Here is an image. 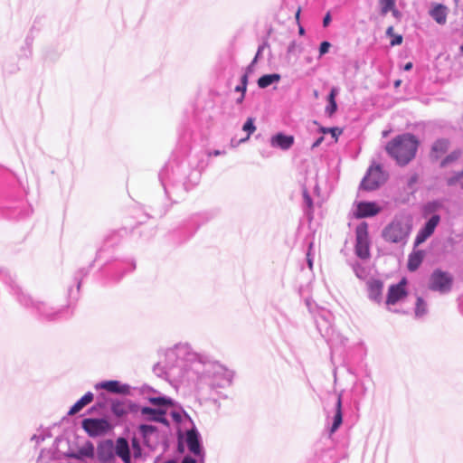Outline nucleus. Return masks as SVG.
Segmentation results:
<instances>
[{
	"label": "nucleus",
	"mask_w": 463,
	"mask_h": 463,
	"mask_svg": "<svg viewBox=\"0 0 463 463\" xmlns=\"http://www.w3.org/2000/svg\"><path fill=\"white\" fill-rule=\"evenodd\" d=\"M32 439L33 440H36L37 443H39L40 441H43V438L40 437V436H37V435H33L32 437Z\"/></svg>",
	"instance_id": "55"
},
{
	"label": "nucleus",
	"mask_w": 463,
	"mask_h": 463,
	"mask_svg": "<svg viewBox=\"0 0 463 463\" xmlns=\"http://www.w3.org/2000/svg\"><path fill=\"white\" fill-rule=\"evenodd\" d=\"M199 219H200L199 215H193L192 217H190V219L185 223V227L187 229L191 228L190 236H192L196 232V230L199 228V226H200Z\"/></svg>",
	"instance_id": "33"
},
{
	"label": "nucleus",
	"mask_w": 463,
	"mask_h": 463,
	"mask_svg": "<svg viewBox=\"0 0 463 463\" xmlns=\"http://www.w3.org/2000/svg\"><path fill=\"white\" fill-rule=\"evenodd\" d=\"M402 43V35H396L392 40L391 44L392 46H394V45H400Z\"/></svg>",
	"instance_id": "48"
},
{
	"label": "nucleus",
	"mask_w": 463,
	"mask_h": 463,
	"mask_svg": "<svg viewBox=\"0 0 463 463\" xmlns=\"http://www.w3.org/2000/svg\"><path fill=\"white\" fill-rule=\"evenodd\" d=\"M355 254L362 260L370 257V240L368 234V224L364 222L357 225L355 229Z\"/></svg>",
	"instance_id": "8"
},
{
	"label": "nucleus",
	"mask_w": 463,
	"mask_h": 463,
	"mask_svg": "<svg viewBox=\"0 0 463 463\" xmlns=\"http://www.w3.org/2000/svg\"><path fill=\"white\" fill-rule=\"evenodd\" d=\"M453 278L446 271L435 269L430 278L429 288L440 294L449 293L452 288Z\"/></svg>",
	"instance_id": "9"
},
{
	"label": "nucleus",
	"mask_w": 463,
	"mask_h": 463,
	"mask_svg": "<svg viewBox=\"0 0 463 463\" xmlns=\"http://www.w3.org/2000/svg\"><path fill=\"white\" fill-rule=\"evenodd\" d=\"M96 389H104L112 393L127 394L129 392L128 384H121L118 381H104L95 385Z\"/></svg>",
	"instance_id": "17"
},
{
	"label": "nucleus",
	"mask_w": 463,
	"mask_h": 463,
	"mask_svg": "<svg viewBox=\"0 0 463 463\" xmlns=\"http://www.w3.org/2000/svg\"><path fill=\"white\" fill-rule=\"evenodd\" d=\"M147 399L153 405H156L158 408L142 407L140 410L142 417L146 420L159 422L165 426H169L167 413L168 410L174 406L173 400L165 396H150Z\"/></svg>",
	"instance_id": "7"
},
{
	"label": "nucleus",
	"mask_w": 463,
	"mask_h": 463,
	"mask_svg": "<svg viewBox=\"0 0 463 463\" xmlns=\"http://www.w3.org/2000/svg\"><path fill=\"white\" fill-rule=\"evenodd\" d=\"M235 91H237V92H241V93H242L241 84V85H238V86L235 88Z\"/></svg>",
	"instance_id": "62"
},
{
	"label": "nucleus",
	"mask_w": 463,
	"mask_h": 463,
	"mask_svg": "<svg viewBox=\"0 0 463 463\" xmlns=\"http://www.w3.org/2000/svg\"><path fill=\"white\" fill-rule=\"evenodd\" d=\"M462 155V151L460 149H455L450 152L443 160L440 162V166L445 167L448 165L457 161Z\"/></svg>",
	"instance_id": "27"
},
{
	"label": "nucleus",
	"mask_w": 463,
	"mask_h": 463,
	"mask_svg": "<svg viewBox=\"0 0 463 463\" xmlns=\"http://www.w3.org/2000/svg\"><path fill=\"white\" fill-rule=\"evenodd\" d=\"M165 463H177L175 459H168Z\"/></svg>",
	"instance_id": "63"
},
{
	"label": "nucleus",
	"mask_w": 463,
	"mask_h": 463,
	"mask_svg": "<svg viewBox=\"0 0 463 463\" xmlns=\"http://www.w3.org/2000/svg\"><path fill=\"white\" fill-rule=\"evenodd\" d=\"M299 16H300V9H298L296 13V20H297V23L298 24H299Z\"/></svg>",
	"instance_id": "58"
},
{
	"label": "nucleus",
	"mask_w": 463,
	"mask_h": 463,
	"mask_svg": "<svg viewBox=\"0 0 463 463\" xmlns=\"http://www.w3.org/2000/svg\"><path fill=\"white\" fill-rule=\"evenodd\" d=\"M307 263H308L309 268L311 269L312 268V260L309 258V253H307Z\"/></svg>",
	"instance_id": "60"
},
{
	"label": "nucleus",
	"mask_w": 463,
	"mask_h": 463,
	"mask_svg": "<svg viewBox=\"0 0 463 463\" xmlns=\"http://www.w3.org/2000/svg\"><path fill=\"white\" fill-rule=\"evenodd\" d=\"M305 33H306V31H305L304 27L299 24H298V33H299V35H304Z\"/></svg>",
	"instance_id": "56"
},
{
	"label": "nucleus",
	"mask_w": 463,
	"mask_h": 463,
	"mask_svg": "<svg viewBox=\"0 0 463 463\" xmlns=\"http://www.w3.org/2000/svg\"><path fill=\"white\" fill-rule=\"evenodd\" d=\"M381 5V14L385 15L395 7V0H379Z\"/></svg>",
	"instance_id": "35"
},
{
	"label": "nucleus",
	"mask_w": 463,
	"mask_h": 463,
	"mask_svg": "<svg viewBox=\"0 0 463 463\" xmlns=\"http://www.w3.org/2000/svg\"><path fill=\"white\" fill-rule=\"evenodd\" d=\"M441 207V203L439 201L429 202L423 207V214L428 215L439 211Z\"/></svg>",
	"instance_id": "32"
},
{
	"label": "nucleus",
	"mask_w": 463,
	"mask_h": 463,
	"mask_svg": "<svg viewBox=\"0 0 463 463\" xmlns=\"http://www.w3.org/2000/svg\"><path fill=\"white\" fill-rule=\"evenodd\" d=\"M304 199H305V202L307 203V204L308 206H311L312 205V200H311V197L307 194V192H304Z\"/></svg>",
	"instance_id": "52"
},
{
	"label": "nucleus",
	"mask_w": 463,
	"mask_h": 463,
	"mask_svg": "<svg viewBox=\"0 0 463 463\" xmlns=\"http://www.w3.org/2000/svg\"><path fill=\"white\" fill-rule=\"evenodd\" d=\"M182 463H197V460L191 456H185L183 458Z\"/></svg>",
	"instance_id": "51"
},
{
	"label": "nucleus",
	"mask_w": 463,
	"mask_h": 463,
	"mask_svg": "<svg viewBox=\"0 0 463 463\" xmlns=\"http://www.w3.org/2000/svg\"><path fill=\"white\" fill-rule=\"evenodd\" d=\"M412 228L411 221L403 215H397L384 227L382 237L384 241L396 244H406Z\"/></svg>",
	"instance_id": "6"
},
{
	"label": "nucleus",
	"mask_w": 463,
	"mask_h": 463,
	"mask_svg": "<svg viewBox=\"0 0 463 463\" xmlns=\"http://www.w3.org/2000/svg\"><path fill=\"white\" fill-rule=\"evenodd\" d=\"M324 140V137H318L312 145V148H315V147H317L318 146H320V144L323 142Z\"/></svg>",
	"instance_id": "53"
},
{
	"label": "nucleus",
	"mask_w": 463,
	"mask_h": 463,
	"mask_svg": "<svg viewBox=\"0 0 463 463\" xmlns=\"http://www.w3.org/2000/svg\"><path fill=\"white\" fill-rule=\"evenodd\" d=\"M331 47V43L327 41H324L319 46V58L326 54Z\"/></svg>",
	"instance_id": "39"
},
{
	"label": "nucleus",
	"mask_w": 463,
	"mask_h": 463,
	"mask_svg": "<svg viewBox=\"0 0 463 463\" xmlns=\"http://www.w3.org/2000/svg\"><path fill=\"white\" fill-rule=\"evenodd\" d=\"M339 90L336 87H333L327 98L328 103L336 102L335 97L338 95Z\"/></svg>",
	"instance_id": "41"
},
{
	"label": "nucleus",
	"mask_w": 463,
	"mask_h": 463,
	"mask_svg": "<svg viewBox=\"0 0 463 463\" xmlns=\"http://www.w3.org/2000/svg\"><path fill=\"white\" fill-rule=\"evenodd\" d=\"M185 442L191 453L199 458V461H204L205 452L202 446V439L199 431L194 426L185 432Z\"/></svg>",
	"instance_id": "11"
},
{
	"label": "nucleus",
	"mask_w": 463,
	"mask_h": 463,
	"mask_svg": "<svg viewBox=\"0 0 463 463\" xmlns=\"http://www.w3.org/2000/svg\"><path fill=\"white\" fill-rule=\"evenodd\" d=\"M8 281L14 282L13 275L6 270H0V283H3L5 285Z\"/></svg>",
	"instance_id": "37"
},
{
	"label": "nucleus",
	"mask_w": 463,
	"mask_h": 463,
	"mask_svg": "<svg viewBox=\"0 0 463 463\" xmlns=\"http://www.w3.org/2000/svg\"><path fill=\"white\" fill-rule=\"evenodd\" d=\"M328 131L329 133L332 134L334 137H335V139H337V136L341 133V131L337 128H328Z\"/></svg>",
	"instance_id": "50"
},
{
	"label": "nucleus",
	"mask_w": 463,
	"mask_h": 463,
	"mask_svg": "<svg viewBox=\"0 0 463 463\" xmlns=\"http://www.w3.org/2000/svg\"><path fill=\"white\" fill-rule=\"evenodd\" d=\"M225 153H226L225 150L215 149L213 151H208L207 156H218L225 155Z\"/></svg>",
	"instance_id": "44"
},
{
	"label": "nucleus",
	"mask_w": 463,
	"mask_h": 463,
	"mask_svg": "<svg viewBox=\"0 0 463 463\" xmlns=\"http://www.w3.org/2000/svg\"><path fill=\"white\" fill-rule=\"evenodd\" d=\"M242 129L248 133L247 137L241 140V142H244L249 139L250 136L256 130V127L254 125V120L251 118H249L244 123Z\"/></svg>",
	"instance_id": "34"
},
{
	"label": "nucleus",
	"mask_w": 463,
	"mask_h": 463,
	"mask_svg": "<svg viewBox=\"0 0 463 463\" xmlns=\"http://www.w3.org/2000/svg\"><path fill=\"white\" fill-rule=\"evenodd\" d=\"M445 182L449 187H458L463 190V169L448 174Z\"/></svg>",
	"instance_id": "22"
},
{
	"label": "nucleus",
	"mask_w": 463,
	"mask_h": 463,
	"mask_svg": "<svg viewBox=\"0 0 463 463\" xmlns=\"http://www.w3.org/2000/svg\"><path fill=\"white\" fill-rule=\"evenodd\" d=\"M352 269L355 276L360 279H364L368 275L367 269L358 261L352 264Z\"/></svg>",
	"instance_id": "31"
},
{
	"label": "nucleus",
	"mask_w": 463,
	"mask_h": 463,
	"mask_svg": "<svg viewBox=\"0 0 463 463\" xmlns=\"http://www.w3.org/2000/svg\"><path fill=\"white\" fill-rule=\"evenodd\" d=\"M381 208L374 202H359L356 203V209L354 215L357 219L373 217L378 214Z\"/></svg>",
	"instance_id": "14"
},
{
	"label": "nucleus",
	"mask_w": 463,
	"mask_h": 463,
	"mask_svg": "<svg viewBox=\"0 0 463 463\" xmlns=\"http://www.w3.org/2000/svg\"><path fill=\"white\" fill-rule=\"evenodd\" d=\"M247 83H248V76H247V74H244L241 77V89H242L243 93L246 92Z\"/></svg>",
	"instance_id": "47"
},
{
	"label": "nucleus",
	"mask_w": 463,
	"mask_h": 463,
	"mask_svg": "<svg viewBox=\"0 0 463 463\" xmlns=\"http://www.w3.org/2000/svg\"><path fill=\"white\" fill-rule=\"evenodd\" d=\"M343 422V412H342V400L341 394L337 396V400L335 407V414L333 416V422L330 428V432H335Z\"/></svg>",
	"instance_id": "21"
},
{
	"label": "nucleus",
	"mask_w": 463,
	"mask_h": 463,
	"mask_svg": "<svg viewBox=\"0 0 463 463\" xmlns=\"http://www.w3.org/2000/svg\"><path fill=\"white\" fill-rule=\"evenodd\" d=\"M428 312L427 304L423 300L422 298H418L416 301V307H415V316L417 317H421L425 316Z\"/></svg>",
	"instance_id": "29"
},
{
	"label": "nucleus",
	"mask_w": 463,
	"mask_h": 463,
	"mask_svg": "<svg viewBox=\"0 0 463 463\" xmlns=\"http://www.w3.org/2000/svg\"><path fill=\"white\" fill-rule=\"evenodd\" d=\"M314 320L321 336L334 348L337 345H345L347 338L334 329V316L326 308H318L314 314Z\"/></svg>",
	"instance_id": "5"
},
{
	"label": "nucleus",
	"mask_w": 463,
	"mask_h": 463,
	"mask_svg": "<svg viewBox=\"0 0 463 463\" xmlns=\"http://www.w3.org/2000/svg\"><path fill=\"white\" fill-rule=\"evenodd\" d=\"M294 137L284 133H277L270 138V146L272 147L288 150L294 144Z\"/></svg>",
	"instance_id": "16"
},
{
	"label": "nucleus",
	"mask_w": 463,
	"mask_h": 463,
	"mask_svg": "<svg viewBox=\"0 0 463 463\" xmlns=\"http://www.w3.org/2000/svg\"><path fill=\"white\" fill-rule=\"evenodd\" d=\"M111 411L115 415L118 417L125 415L128 411L125 403L119 401H114L112 402Z\"/></svg>",
	"instance_id": "28"
},
{
	"label": "nucleus",
	"mask_w": 463,
	"mask_h": 463,
	"mask_svg": "<svg viewBox=\"0 0 463 463\" xmlns=\"http://www.w3.org/2000/svg\"><path fill=\"white\" fill-rule=\"evenodd\" d=\"M244 94H245V93H243V92H242V94L241 95V97L237 99V103H241V102H242V100H243V99H244Z\"/></svg>",
	"instance_id": "59"
},
{
	"label": "nucleus",
	"mask_w": 463,
	"mask_h": 463,
	"mask_svg": "<svg viewBox=\"0 0 463 463\" xmlns=\"http://www.w3.org/2000/svg\"><path fill=\"white\" fill-rule=\"evenodd\" d=\"M418 145V139L414 135L405 133L388 142L386 151L398 165H405L415 157Z\"/></svg>",
	"instance_id": "4"
},
{
	"label": "nucleus",
	"mask_w": 463,
	"mask_h": 463,
	"mask_svg": "<svg viewBox=\"0 0 463 463\" xmlns=\"http://www.w3.org/2000/svg\"><path fill=\"white\" fill-rule=\"evenodd\" d=\"M430 17L439 24H445L448 16V7L442 4H436L430 11Z\"/></svg>",
	"instance_id": "19"
},
{
	"label": "nucleus",
	"mask_w": 463,
	"mask_h": 463,
	"mask_svg": "<svg viewBox=\"0 0 463 463\" xmlns=\"http://www.w3.org/2000/svg\"><path fill=\"white\" fill-rule=\"evenodd\" d=\"M156 430L155 426L148 424H141L139 427V430L144 436L153 433Z\"/></svg>",
	"instance_id": "38"
},
{
	"label": "nucleus",
	"mask_w": 463,
	"mask_h": 463,
	"mask_svg": "<svg viewBox=\"0 0 463 463\" xmlns=\"http://www.w3.org/2000/svg\"><path fill=\"white\" fill-rule=\"evenodd\" d=\"M126 267V272H131L136 269V264L134 260H129L127 263L124 264Z\"/></svg>",
	"instance_id": "45"
},
{
	"label": "nucleus",
	"mask_w": 463,
	"mask_h": 463,
	"mask_svg": "<svg viewBox=\"0 0 463 463\" xmlns=\"http://www.w3.org/2000/svg\"><path fill=\"white\" fill-rule=\"evenodd\" d=\"M405 286V279H402L399 283L390 286L388 289L386 303L388 305H394L405 298L407 295Z\"/></svg>",
	"instance_id": "15"
},
{
	"label": "nucleus",
	"mask_w": 463,
	"mask_h": 463,
	"mask_svg": "<svg viewBox=\"0 0 463 463\" xmlns=\"http://www.w3.org/2000/svg\"><path fill=\"white\" fill-rule=\"evenodd\" d=\"M200 172L191 167L189 158L168 162L159 173V180L166 196H180L193 189L200 181Z\"/></svg>",
	"instance_id": "2"
},
{
	"label": "nucleus",
	"mask_w": 463,
	"mask_h": 463,
	"mask_svg": "<svg viewBox=\"0 0 463 463\" xmlns=\"http://www.w3.org/2000/svg\"><path fill=\"white\" fill-rule=\"evenodd\" d=\"M331 22V14L327 13L323 18V26L327 27Z\"/></svg>",
	"instance_id": "49"
},
{
	"label": "nucleus",
	"mask_w": 463,
	"mask_h": 463,
	"mask_svg": "<svg viewBox=\"0 0 463 463\" xmlns=\"http://www.w3.org/2000/svg\"><path fill=\"white\" fill-rule=\"evenodd\" d=\"M337 109V104L336 102H331V103H328L326 108V113L328 115V116H332Z\"/></svg>",
	"instance_id": "42"
},
{
	"label": "nucleus",
	"mask_w": 463,
	"mask_h": 463,
	"mask_svg": "<svg viewBox=\"0 0 463 463\" xmlns=\"http://www.w3.org/2000/svg\"><path fill=\"white\" fill-rule=\"evenodd\" d=\"M297 51H298V52H301V46H300V44H298L297 42L292 41L288 44L287 52H288V53H294Z\"/></svg>",
	"instance_id": "40"
},
{
	"label": "nucleus",
	"mask_w": 463,
	"mask_h": 463,
	"mask_svg": "<svg viewBox=\"0 0 463 463\" xmlns=\"http://www.w3.org/2000/svg\"><path fill=\"white\" fill-rule=\"evenodd\" d=\"M116 454L124 463H131V456L128 442L124 438H118L116 442Z\"/></svg>",
	"instance_id": "20"
},
{
	"label": "nucleus",
	"mask_w": 463,
	"mask_h": 463,
	"mask_svg": "<svg viewBox=\"0 0 463 463\" xmlns=\"http://www.w3.org/2000/svg\"><path fill=\"white\" fill-rule=\"evenodd\" d=\"M449 146V141L447 138H439L436 140L431 147V156L438 159L441 155L447 152Z\"/></svg>",
	"instance_id": "23"
},
{
	"label": "nucleus",
	"mask_w": 463,
	"mask_h": 463,
	"mask_svg": "<svg viewBox=\"0 0 463 463\" xmlns=\"http://www.w3.org/2000/svg\"><path fill=\"white\" fill-rule=\"evenodd\" d=\"M384 181V173L381 165H377L368 169L366 175L361 182V187L367 191H373L378 188Z\"/></svg>",
	"instance_id": "10"
},
{
	"label": "nucleus",
	"mask_w": 463,
	"mask_h": 463,
	"mask_svg": "<svg viewBox=\"0 0 463 463\" xmlns=\"http://www.w3.org/2000/svg\"><path fill=\"white\" fill-rule=\"evenodd\" d=\"M167 415L176 423L181 422L183 417H187L186 413L182 409H175L173 406L168 410Z\"/></svg>",
	"instance_id": "30"
},
{
	"label": "nucleus",
	"mask_w": 463,
	"mask_h": 463,
	"mask_svg": "<svg viewBox=\"0 0 463 463\" xmlns=\"http://www.w3.org/2000/svg\"><path fill=\"white\" fill-rule=\"evenodd\" d=\"M166 358L184 371V378L192 381L197 395L216 402L221 390L232 385L233 372L210 356L195 353L187 343H179L166 351Z\"/></svg>",
	"instance_id": "1"
},
{
	"label": "nucleus",
	"mask_w": 463,
	"mask_h": 463,
	"mask_svg": "<svg viewBox=\"0 0 463 463\" xmlns=\"http://www.w3.org/2000/svg\"><path fill=\"white\" fill-rule=\"evenodd\" d=\"M386 34L388 36H392L393 35V27L392 26H390V27L387 28Z\"/></svg>",
	"instance_id": "54"
},
{
	"label": "nucleus",
	"mask_w": 463,
	"mask_h": 463,
	"mask_svg": "<svg viewBox=\"0 0 463 463\" xmlns=\"http://www.w3.org/2000/svg\"><path fill=\"white\" fill-rule=\"evenodd\" d=\"M266 46H267V43H262L261 45H260V46H259L258 51H257V52H256V55H255L254 59H253V61H252L250 62V64L249 65L248 70H251V69H252V67L254 66V64L257 62V61H258V60L260 59V57L261 56V53H262V52L264 51V49L266 48Z\"/></svg>",
	"instance_id": "36"
},
{
	"label": "nucleus",
	"mask_w": 463,
	"mask_h": 463,
	"mask_svg": "<svg viewBox=\"0 0 463 463\" xmlns=\"http://www.w3.org/2000/svg\"><path fill=\"white\" fill-rule=\"evenodd\" d=\"M14 282L8 281L5 285L9 288L10 293L16 298L21 306L28 309L33 315L44 321H55L66 318L71 316L70 307H55L50 303L43 300L33 299L25 294L18 285L14 276Z\"/></svg>",
	"instance_id": "3"
},
{
	"label": "nucleus",
	"mask_w": 463,
	"mask_h": 463,
	"mask_svg": "<svg viewBox=\"0 0 463 463\" xmlns=\"http://www.w3.org/2000/svg\"><path fill=\"white\" fill-rule=\"evenodd\" d=\"M440 222V216L439 214L432 215L425 225L418 232L415 241L414 246L417 247L423 243L429 237H430L436 227L439 225Z\"/></svg>",
	"instance_id": "13"
},
{
	"label": "nucleus",
	"mask_w": 463,
	"mask_h": 463,
	"mask_svg": "<svg viewBox=\"0 0 463 463\" xmlns=\"http://www.w3.org/2000/svg\"><path fill=\"white\" fill-rule=\"evenodd\" d=\"M411 68H412V63L411 62H408V63H406L404 65L403 69H404V71H410V70H411Z\"/></svg>",
	"instance_id": "57"
},
{
	"label": "nucleus",
	"mask_w": 463,
	"mask_h": 463,
	"mask_svg": "<svg viewBox=\"0 0 463 463\" xmlns=\"http://www.w3.org/2000/svg\"><path fill=\"white\" fill-rule=\"evenodd\" d=\"M81 426L90 437L101 436L107 433L110 429L109 422L105 419H84Z\"/></svg>",
	"instance_id": "12"
},
{
	"label": "nucleus",
	"mask_w": 463,
	"mask_h": 463,
	"mask_svg": "<svg viewBox=\"0 0 463 463\" xmlns=\"http://www.w3.org/2000/svg\"><path fill=\"white\" fill-rule=\"evenodd\" d=\"M94 395L92 392H88L85 393L74 405L70 409L69 415H74L80 412L86 405L93 401Z\"/></svg>",
	"instance_id": "24"
},
{
	"label": "nucleus",
	"mask_w": 463,
	"mask_h": 463,
	"mask_svg": "<svg viewBox=\"0 0 463 463\" xmlns=\"http://www.w3.org/2000/svg\"><path fill=\"white\" fill-rule=\"evenodd\" d=\"M391 11L392 12V14H393L394 16H398V14H399V11H398L397 9H395V7H394L392 10H391Z\"/></svg>",
	"instance_id": "61"
},
{
	"label": "nucleus",
	"mask_w": 463,
	"mask_h": 463,
	"mask_svg": "<svg viewBox=\"0 0 463 463\" xmlns=\"http://www.w3.org/2000/svg\"><path fill=\"white\" fill-rule=\"evenodd\" d=\"M368 297L371 300L380 303L382 301V294L383 283L380 279H369L366 283Z\"/></svg>",
	"instance_id": "18"
},
{
	"label": "nucleus",
	"mask_w": 463,
	"mask_h": 463,
	"mask_svg": "<svg viewBox=\"0 0 463 463\" xmlns=\"http://www.w3.org/2000/svg\"><path fill=\"white\" fill-rule=\"evenodd\" d=\"M280 80V75L278 73L265 74L259 78L258 86L260 89H265L273 83H277Z\"/></svg>",
	"instance_id": "25"
},
{
	"label": "nucleus",
	"mask_w": 463,
	"mask_h": 463,
	"mask_svg": "<svg viewBox=\"0 0 463 463\" xmlns=\"http://www.w3.org/2000/svg\"><path fill=\"white\" fill-rule=\"evenodd\" d=\"M323 133H329L328 128H322Z\"/></svg>",
	"instance_id": "64"
},
{
	"label": "nucleus",
	"mask_w": 463,
	"mask_h": 463,
	"mask_svg": "<svg viewBox=\"0 0 463 463\" xmlns=\"http://www.w3.org/2000/svg\"><path fill=\"white\" fill-rule=\"evenodd\" d=\"M80 453L86 457H92L93 456V447L90 446L89 449H84L80 450Z\"/></svg>",
	"instance_id": "46"
},
{
	"label": "nucleus",
	"mask_w": 463,
	"mask_h": 463,
	"mask_svg": "<svg viewBox=\"0 0 463 463\" xmlns=\"http://www.w3.org/2000/svg\"><path fill=\"white\" fill-rule=\"evenodd\" d=\"M153 371L159 377H164L165 375L164 368L159 364L154 366Z\"/></svg>",
	"instance_id": "43"
},
{
	"label": "nucleus",
	"mask_w": 463,
	"mask_h": 463,
	"mask_svg": "<svg viewBox=\"0 0 463 463\" xmlns=\"http://www.w3.org/2000/svg\"><path fill=\"white\" fill-rule=\"evenodd\" d=\"M423 260L422 251H415L409 256L408 260V269L410 271H415L421 264Z\"/></svg>",
	"instance_id": "26"
}]
</instances>
